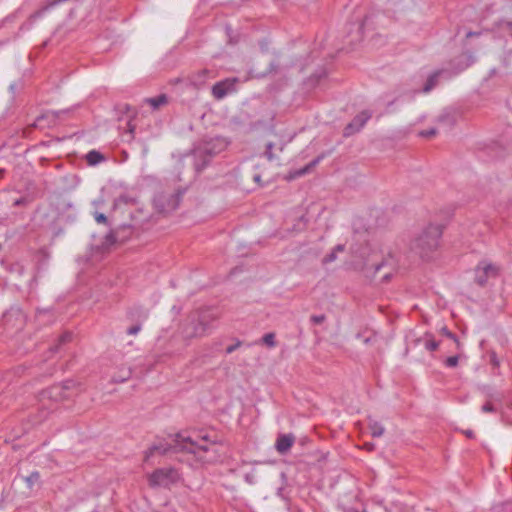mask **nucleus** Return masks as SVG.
<instances>
[{"label":"nucleus","mask_w":512,"mask_h":512,"mask_svg":"<svg viewBox=\"0 0 512 512\" xmlns=\"http://www.w3.org/2000/svg\"><path fill=\"white\" fill-rule=\"evenodd\" d=\"M352 237L349 244V252L358 256H370L371 254H381L382 256H394L396 253L391 247L381 245L377 249L370 244V232L366 228L361 218L354 219L352 223Z\"/></svg>","instance_id":"1"},{"label":"nucleus","mask_w":512,"mask_h":512,"mask_svg":"<svg viewBox=\"0 0 512 512\" xmlns=\"http://www.w3.org/2000/svg\"><path fill=\"white\" fill-rule=\"evenodd\" d=\"M14 258H0V264L8 268L10 272L21 274L23 267L18 262L13 261Z\"/></svg>","instance_id":"22"},{"label":"nucleus","mask_w":512,"mask_h":512,"mask_svg":"<svg viewBox=\"0 0 512 512\" xmlns=\"http://www.w3.org/2000/svg\"><path fill=\"white\" fill-rule=\"evenodd\" d=\"M487 398H488L487 401H491V400H494V401H497V402H501L502 401V395L500 393H496V392H489L487 394Z\"/></svg>","instance_id":"42"},{"label":"nucleus","mask_w":512,"mask_h":512,"mask_svg":"<svg viewBox=\"0 0 512 512\" xmlns=\"http://www.w3.org/2000/svg\"><path fill=\"white\" fill-rule=\"evenodd\" d=\"M231 87L232 84H230L228 81L217 82L212 87V95L216 99H222L228 94Z\"/></svg>","instance_id":"18"},{"label":"nucleus","mask_w":512,"mask_h":512,"mask_svg":"<svg viewBox=\"0 0 512 512\" xmlns=\"http://www.w3.org/2000/svg\"><path fill=\"white\" fill-rule=\"evenodd\" d=\"M510 407L512 408V403L510 404Z\"/></svg>","instance_id":"64"},{"label":"nucleus","mask_w":512,"mask_h":512,"mask_svg":"<svg viewBox=\"0 0 512 512\" xmlns=\"http://www.w3.org/2000/svg\"><path fill=\"white\" fill-rule=\"evenodd\" d=\"M5 170L0 168V177H3Z\"/></svg>","instance_id":"58"},{"label":"nucleus","mask_w":512,"mask_h":512,"mask_svg":"<svg viewBox=\"0 0 512 512\" xmlns=\"http://www.w3.org/2000/svg\"><path fill=\"white\" fill-rule=\"evenodd\" d=\"M326 320V315L325 314H320V315H312L310 317V322L314 325H320L322 324L324 321Z\"/></svg>","instance_id":"36"},{"label":"nucleus","mask_w":512,"mask_h":512,"mask_svg":"<svg viewBox=\"0 0 512 512\" xmlns=\"http://www.w3.org/2000/svg\"><path fill=\"white\" fill-rule=\"evenodd\" d=\"M508 32L512 35V21L506 23Z\"/></svg>","instance_id":"51"},{"label":"nucleus","mask_w":512,"mask_h":512,"mask_svg":"<svg viewBox=\"0 0 512 512\" xmlns=\"http://www.w3.org/2000/svg\"><path fill=\"white\" fill-rule=\"evenodd\" d=\"M438 122L453 126L455 123V118L450 113H443L438 117Z\"/></svg>","instance_id":"30"},{"label":"nucleus","mask_w":512,"mask_h":512,"mask_svg":"<svg viewBox=\"0 0 512 512\" xmlns=\"http://www.w3.org/2000/svg\"><path fill=\"white\" fill-rule=\"evenodd\" d=\"M131 233V226H123L116 229L105 236V240L102 244L104 250L110 251V248L118 242H123L127 237V234Z\"/></svg>","instance_id":"10"},{"label":"nucleus","mask_w":512,"mask_h":512,"mask_svg":"<svg viewBox=\"0 0 512 512\" xmlns=\"http://www.w3.org/2000/svg\"><path fill=\"white\" fill-rule=\"evenodd\" d=\"M30 202H31V199L28 196H23V197L16 199L13 202V206L14 207L27 206Z\"/></svg>","instance_id":"34"},{"label":"nucleus","mask_w":512,"mask_h":512,"mask_svg":"<svg viewBox=\"0 0 512 512\" xmlns=\"http://www.w3.org/2000/svg\"><path fill=\"white\" fill-rule=\"evenodd\" d=\"M365 447H366L367 450H373L374 449V444L373 443H366Z\"/></svg>","instance_id":"52"},{"label":"nucleus","mask_w":512,"mask_h":512,"mask_svg":"<svg viewBox=\"0 0 512 512\" xmlns=\"http://www.w3.org/2000/svg\"><path fill=\"white\" fill-rule=\"evenodd\" d=\"M211 73L212 71L208 69L198 70L189 76V81L193 86L200 87L205 84Z\"/></svg>","instance_id":"16"},{"label":"nucleus","mask_w":512,"mask_h":512,"mask_svg":"<svg viewBox=\"0 0 512 512\" xmlns=\"http://www.w3.org/2000/svg\"><path fill=\"white\" fill-rule=\"evenodd\" d=\"M75 383L72 380L64 381L63 383L52 385L42 392V397L50 399L54 402H60L70 397V389L74 387Z\"/></svg>","instance_id":"8"},{"label":"nucleus","mask_w":512,"mask_h":512,"mask_svg":"<svg viewBox=\"0 0 512 512\" xmlns=\"http://www.w3.org/2000/svg\"><path fill=\"white\" fill-rule=\"evenodd\" d=\"M25 481L29 488H33L35 484H38L40 481V474L38 471L32 472L29 476L25 478Z\"/></svg>","instance_id":"27"},{"label":"nucleus","mask_w":512,"mask_h":512,"mask_svg":"<svg viewBox=\"0 0 512 512\" xmlns=\"http://www.w3.org/2000/svg\"><path fill=\"white\" fill-rule=\"evenodd\" d=\"M70 109H63L57 111H47L40 116H38L34 123L31 124L30 128H51L55 126L62 115L70 113Z\"/></svg>","instance_id":"9"},{"label":"nucleus","mask_w":512,"mask_h":512,"mask_svg":"<svg viewBox=\"0 0 512 512\" xmlns=\"http://www.w3.org/2000/svg\"><path fill=\"white\" fill-rule=\"evenodd\" d=\"M72 337H73V334L71 332L65 331L58 337L56 343L49 348L48 352L50 354H55V353L59 352L63 345L71 342Z\"/></svg>","instance_id":"19"},{"label":"nucleus","mask_w":512,"mask_h":512,"mask_svg":"<svg viewBox=\"0 0 512 512\" xmlns=\"http://www.w3.org/2000/svg\"><path fill=\"white\" fill-rule=\"evenodd\" d=\"M453 74L448 69H438L431 73L427 80L421 89V92L423 93H429L431 90H433L439 82V78L442 76H445L446 78H450Z\"/></svg>","instance_id":"13"},{"label":"nucleus","mask_w":512,"mask_h":512,"mask_svg":"<svg viewBox=\"0 0 512 512\" xmlns=\"http://www.w3.org/2000/svg\"><path fill=\"white\" fill-rule=\"evenodd\" d=\"M389 279H390V274H388V273H387V274H385V275L383 276V281H385V282H386V281H388Z\"/></svg>","instance_id":"53"},{"label":"nucleus","mask_w":512,"mask_h":512,"mask_svg":"<svg viewBox=\"0 0 512 512\" xmlns=\"http://www.w3.org/2000/svg\"><path fill=\"white\" fill-rule=\"evenodd\" d=\"M360 262L357 264L367 278H374L378 271L385 265L384 259L380 262L372 261L373 258H359Z\"/></svg>","instance_id":"12"},{"label":"nucleus","mask_w":512,"mask_h":512,"mask_svg":"<svg viewBox=\"0 0 512 512\" xmlns=\"http://www.w3.org/2000/svg\"><path fill=\"white\" fill-rule=\"evenodd\" d=\"M148 315V310L139 305L129 308L126 313L129 321L139 325H142V323L148 318Z\"/></svg>","instance_id":"14"},{"label":"nucleus","mask_w":512,"mask_h":512,"mask_svg":"<svg viewBox=\"0 0 512 512\" xmlns=\"http://www.w3.org/2000/svg\"><path fill=\"white\" fill-rule=\"evenodd\" d=\"M464 68H465L464 66H462V67L458 68V69H457V71L455 72V74H456V73H458V72H460V71H462Z\"/></svg>","instance_id":"59"},{"label":"nucleus","mask_w":512,"mask_h":512,"mask_svg":"<svg viewBox=\"0 0 512 512\" xmlns=\"http://www.w3.org/2000/svg\"><path fill=\"white\" fill-rule=\"evenodd\" d=\"M38 312H39V313H41V312H45V313L47 312V313H48V312H50V310H49V309H46V310H38Z\"/></svg>","instance_id":"61"},{"label":"nucleus","mask_w":512,"mask_h":512,"mask_svg":"<svg viewBox=\"0 0 512 512\" xmlns=\"http://www.w3.org/2000/svg\"><path fill=\"white\" fill-rule=\"evenodd\" d=\"M85 158L87 163L91 166H95L105 160L104 155L97 150L89 151Z\"/></svg>","instance_id":"23"},{"label":"nucleus","mask_w":512,"mask_h":512,"mask_svg":"<svg viewBox=\"0 0 512 512\" xmlns=\"http://www.w3.org/2000/svg\"><path fill=\"white\" fill-rule=\"evenodd\" d=\"M131 375H132V370L130 368L121 367L119 369L118 373L112 377L111 381L113 383H124L125 381L130 379Z\"/></svg>","instance_id":"21"},{"label":"nucleus","mask_w":512,"mask_h":512,"mask_svg":"<svg viewBox=\"0 0 512 512\" xmlns=\"http://www.w3.org/2000/svg\"><path fill=\"white\" fill-rule=\"evenodd\" d=\"M115 109L118 113L128 114L129 116L133 115L136 112L129 104H118L115 106Z\"/></svg>","instance_id":"28"},{"label":"nucleus","mask_w":512,"mask_h":512,"mask_svg":"<svg viewBox=\"0 0 512 512\" xmlns=\"http://www.w3.org/2000/svg\"><path fill=\"white\" fill-rule=\"evenodd\" d=\"M481 411L484 413H492L496 411V408L491 401H486L481 407Z\"/></svg>","instance_id":"39"},{"label":"nucleus","mask_w":512,"mask_h":512,"mask_svg":"<svg viewBox=\"0 0 512 512\" xmlns=\"http://www.w3.org/2000/svg\"><path fill=\"white\" fill-rule=\"evenodd\" d=\"M371 118V113L368 111H362L358 115H356L353 120L348 123L343 131V135L345 137H349L354 133L358 132L366 122Z\"/></svg>","instance_id":"11"},{"label":"nucleus","mask_w":512,"mask_h":512,"mask_svg":"<svg viewBox=\"0 0 512 512\" xmlns=\"http://www.w3.org/2000/svg\"><path fill=\"white\" fill-rule=\"evenodd\" d=\"M94 219L99 224H107L108 223V219H107L106 215L101 212L96 211L94 213Z\"/></svg>","instance_id":"37"},{"label":"nucleus","mask_w":512,"mask_h":512,"mask_svg":"<svg viewBox=\"0 0 512 512\" xmlns=\"http://www.w3.org/2000/svg\"><path fill=\"white\" fill-rule=\"evenodd\" d=\"M334 259H335V258H332V257L324 258V263L331 262V261H333Z\"/></svg>","instance_id":"54"},{"label":"nucleus","mask_w":512,"mask_h":512,"mask_svg":"<svg viewBox=\"0 0 512 512\" xmlns=\"http://www.w3.org/2000/svg\"><path fill=\"white\" fill-rule=\"evenodd\" d=\"M500 272L501 268L498 265L482 260L474 269V281L478 286L484 287L490 279L498 278Z\"/></svg>","instance_id":"7"},{"label":"nucleus","mask_w":512,"mask_h":512,"mask_svg":"<svg viewBox=\"0 0 512 512\" xmlns=\"http://www.w3.org/2000/svg\"><path fill=\"white\" fill-rule=\"evenodd\" d=\"M369 429L372 437H380L384 433V427L377 421H370Z\"/></svg>","instance_id":"25"},{"label":"nucleus","mask_w":512,"mask_h":512,"mask_svg":"<svg viewBox=\"0 0 512 512\" xmlns=\"http://www.w3.org/2000/svg\"><path fill=\"white\" fill-rule=\"evenodd\" d=\"M294 442L295 436L293 434H279L275 442V448L278 453L284 455L291 449Z\"/></svg>","instance_id":"15"},{"label":"nucleus","mask_w":512,"mask_h":512,"mask_svg":"<svg viewBox=\"0 0 512 512\" xmlns=\"http://www.w3.org/2000/svg\"><path fill=\"white\" fill-rule=\"evenodd\" d=\"M323 159V155H320L318 157H316L315 159H313L310 163H308L310 165V167L313 169L315 168L319 162Z\"/></svg>","instance_id":"47"},{"label":"nucleus","mask_w":512,"mask_h":512,"mask_svg":"<svg viewBox=\"0 0 512 512\" xmlns=\"http://www.w3.org/2000/svg\"><path fill=\"white\" fill-rule=\"evenodd\" d=\"M480 35V32H473V31H469L467 34H466V37L467 38H470V37H474V36H478Z\"/></svg>","instance_id":"50"},{"label":"nucleus","mask_w":512,"mask_h":512,"mask_svg":"<svg viewBox=\"0 0 512 512\" xmlns=\"http://www.w3.org/2000/svg\"><path fill=\"white\" fill-rule=\"evenodd\" d=\"M260 179H261L260 175H258V174H257V175H255V176H254V180H255L256 182H259V181H260Z\"/></svg>","instance_id":"55"},{"label":"nucleus","mask_w":512,"mask_h":512,"mask_svg":"<svg viewBox=\"0 0 512 512\" xmlns=\"http://www.w3.org/2000/svg\"><path fill=\"white\" fill-rule=\"evenodd\" d=\"M439 342L438 341H435L433 339H430V340H427L426 343H425V347L427 350L429 351H435L438 349L439 347Z\"/></svg>","instance_id":"38"},{"label":"nucleus","mask_w":512,"mask_h":512,"mask_svg":"<svg viewBox=\"0 0 512 512\" xmlns=\"http://www.w3.org/2000/svg\"><path fill=\"white\" fill-rule=\"evenodd\" d=\"M219 318L218 312L213 308H204L189 314L183 326L182 333L185 338L201 337L212 328V323Z\"/></svg>","instance_id":"4"},{"label":"nucleus","mask_w":512,"mask_h":512,"mask_svg":"<svg viewBox=\"0 0 512 512\" xmlns=\"http://www.w3.org/2000/svg\"><path fill=\"white\" fill-rule=\"evenodd\" d=\"M458 361H459V356L458 355H455V356H450V357H447L444 361L445 365L447 367H456L458 365Z\"/></svg>","instance_id":"35"},{"label":"nucleus","mask_w":512,"mask_h":512,"mask_svg":"<svg viewBox=\"0 0 512 512\" xmlns=\"http://www.w3.org/2000/svg\"><path fill=\"white\" fill-rule=\"evenodd\" d=\"M447 221L444 223H429L423 231L410 242V252L427 256L437 250L440 245V239L446 228Z\"/></svg>","instance_id":"2"},{"label":"nucleus","mask_w":512,"mask_h":512,"mask_svg":"<svg viewBox=\"0 0 512 512\" xmlns=\"http://www.w3.org/2000/svg\"><path fill=\"white\" fill-rule=\"evenodd\" d=\"M450 217H451V213L447 212V216H446L447 221L450 219Z\"/></svg>","instance_id":"60"},{"label":"nucleus","mask_w":512,"mask_h":512,"mask_svg":"<svg viewBox=\"0 0 512 512\" xmlns=\"http://www.w3.org/2000/svg\"><path fill=\"white\" fill-rule=\"evenodd\" d=\"M437 134V130L435 128H430L428 130H423L419 133L422 137H432Z\"/></svg>","instance_id":"44"},{"label":"nucleus","mask_w":512,"mask_h":512,"mask_svg":"<svg viewBox=\"0 0 512 512\" xmlns=\"http://www.w3.org/2000/svg\"><path fill=\"white\" fill-rule=\"evenodd\" d=\"M277 72H278V64L275 63L274 61H272L269 63L268 69L265 73H263V76L266 75L267 73H277Z\"/></svg>","instance_id":"45"},{"label":"nucleus","mask_w":512,"mask_h":512,"mask_svg":"<svg viewBox=\"0 0 512 512\" xmlns=\"http://www.w3.org/2000/svg\"><path fill=\"white\" fill-rule=\"evenodd\" d=\"M312 168L310 167L309 164H307L306 166H304L303 168L301 169H298V170H295L293 172H291L289 174V177L288 179L292 180V179H296V178H299V177H302L304 176L305 174L311 172Z\"/></svg>","instance_id":"26"},{"label":"nucleus","mask_w":512,"mask_h":512,"mask_svg":"<svg viewBox=\"0 0 512 512\" xmlns=\"http://www.w3.org/2000/svg\"><path fill=\"white\" fill-rule=\"evenodd\" d=\"M242 345V341L241 340H236V342L233 344V345H230L226 348V353L227 354H231L233 353L236 349H238L240 346Z\"/></svg>","instance_id":"43"},{"label":"nucleus","mask_w":512,"mask_h":512,"mask_svg":"<svg viewBox=\"0 0 512 512\" xmlns=\"http://www.w3.org/2000/svg\"><path fill=\"white\" fill-rule=\"evenodd\" d=\"M229 142L222 136L204 139L192 150L194 168L197 173L202 172L211 162L212 158L224 151Z\"/></svg>","instance_id":"3"},{"label":"nucleus","mask_w":512,"mask_h":512,"mask_svg":"<svg viewBox=\"0 0 512 512\" xmlns=\"http://www.w3.org/2000/svg\"><path fill=\"white\" fill-rule=\"evenodd\" d=\"M119 200H121V201H123V202H125V203L127 202V198H126V196H120V197H119Z\"/></svg>","instance_id":"56"},{"label":"nucleus","mask_w":512,"mask_h":512,"mask_svg":"<svg viewBox=\"0 0 512 512\" xmlns=\"http://www.w3.org/2000/svg\"><path fill=\"white\" fill-rule=\"evenodd\" d=\"M171 449L170 445L159 443V444H153L151 447H149L145 451V457L144 460L148 462L151 457H153L156 454L159 455H165L168 453V451Z\"/></svg>","instance_id":"17"},{"label":"nucleus","mask_w":512,"mask_h":512,"mask_svg":"<svg viewBox=\"0 0 512 512\" xmlns=\"http://www.w3.org/2000/svg\"><path fill=\"white\" fill-rule=\"evenodd\" d=\"M153 108H159L162 104L167 102V98L165 95H160L155 98H150L147 100Z\"/></svg>","instance_id":"29"},{"label":"nucleus","mask_w":512,"mask_h":512,"mask_svg":"<svg viewBox=\"0 0 512 512\" xmlns=\"http://www.w3.org/2000/svg\"><path fill=\"white\" fill-rule=\"evenodd\" d=\"M184 193L185 190H178L176 193L170 196V199L168 201V208L170 210H175L179 206V203Z\"/></svg>","instance_id":"24"},{"label":"nucleus","mask_w":512,"mask_h":512,"mask_svg":"<svg viewBox=\"0 0 512 512\" xmlns=\"http://www.w3.org/2000/svg\"><path fill=\"white\" fill-rule=\"evenodd\" d=\"M262 341L265 345H267L268 347L272 348V347H275L276 346V341H275V334L270 332V333H266L263 338H262Z\"/></svg>","instance_id":"32"},{"label":"nucleus","mask_w":512,"mask_h":512,"mask_svg":"<svg viewBox=\"0 0 512 512\" xmlns=\"http://www.w3.org/2000/svg\"><path fill=\"white\" fill-rule=\"evenodd\" d=\"M135 116H136V112H134V114H133V115L129 116V120H128V123H127V126H128V132H129L130 134H133V133H134V131H135V125H133V124L131 123L132 119H133Z\"/></svg>","instance_id":"46"},{"label":"nucleus","mask_w":512,"mask_h":512,"mask_svg":"<svg viewBox=\"0 0 512 512\" xmlns=\"http://www.w3.org/2000/svg\"><path fill=\"white\" fill-rule=\"evenodd\" d=\"M274 147V144L272 142H268L266 144V149H265V152H264V155L265 157L269 160V161H272L275 159V155L273 154L272 152V149Z\"/></svg>","instance_id":"33"},{"label":"nucleus","mask_w":512,"mask_h":512,"mask_svg":"<svg viewBox=\"0 0 512 512\" xmlns=\"http://www.w3.org/2000/svg\"><path fill=\"white\" fill-rule=\"evenodd\" d=\"M490 362L494 365V366H499V360L497 358V355L495 352H491L490 353Z\"/></svg>","instance_id":"48"},{"label":"nucleus","mask_w":512,"mask_h":512,"mask_svg":"<svg viewBox=\"0 0 512 512\" xmlns=\"http://www.w3.org/2000/svg\"><path fill=\"white\" fill-rule=\"evenodd\" d=\"M199 438L200 441L193 439L190 436H184L180 433H177L175 435L174 448L196 454L198 451L207 452L209 450L208 443L214 444V442L209 440V436L207 434L199 436Z\"/></svg>","instance_id":"5"},{"label":"nucleus","mask_w":512,"mask_h":512,"mask_svg":"<svg viewBox=\"0 0 512 512\" xmlns=\"http://www.w3.org/2000/svg\"><path fill=\"white\" fill-rule=\"evenodd\" d=\"M365 343H370V338L365 339Z\"/></svg>","instance_id":"63"},{"label":"nucleus","mask_w":512,"mask_h":512,"mask_svg":"<svg viewBox=\"0 0 512 512\" xmlns=\"http://www.w3.org/2000/svg\"><path fill=\"white\" fill-rule=\"evenodd\" d=\"M141 329L142 325L133 323V325L127 329L126 333L128 335H136Z\"/></svg>","instance_id":"40"},{"label":"nucleus","mask_w":512,"mask_h":512,"mask_svg":"<svg viewBox=\"0 0 512 512\" xmlns=\"http://www.w3.org/2000/svg\"><path fill=\"white\" fill-rule=\"evenodd\" d=\"M441 334H442V335H444V336H446V337H447V338H449V339H452V340L456 343L457 348H458V349L460 348L461 343H460V341H459V339H458L457 335H456V334H454L453 332H451L447 327H443V328L441 329Z\"/></svg>","instance_id":"31"},{"label":"nucleus","mask_w":512,"mask_h":512,"mask_svg":"<svg viewBox=\"0 0 512 512\" xmlns=\"http://www.w3.org/2000/svg\"><path fill=\"white\" fill-rule=\"evenodd\" d=\"M178 473L173 468H159L154 470L148 477L149 486L169 488L172 484L177 483Z\"/></svg>","instance_id":"6"},{"label":"nucleus","mask_w":512,"mask_h":512,"mask_svg":"<svg viewBox=\"0 0 512 512\" xmlns=\"http://www.w3.org/2000/svg\"><path fill=\"white\" fill-rule=\"evenodd\" d=\"M462 433L469 439H474L475 438V433L473 430L471 429H466V430H462Z\"/></svg>","instance_id":"49"},{"label":"nucleus","mask_w":512,"mask_h":512,"mask_svg":"<svg viewBox=\"0 0 512 512\" xmlns=\"http://www.w3.org/2000/svg\"><path fill=\"white\" fill-rule=\"evenodd\" d=\"M327 76V71L325 68H321L320 70L316 71L314 74H312L307 81L305 82V85L308 88H314L321 79L325 78Z\"/></svg>","instance_id":"20"},{"label":"nucleus","mask_w":512,"mask_h":512,"mask_svg":"<svg viewBox=\"0 0 512 512\" xmlns=\"http://www.w3.org/2000/svg\"><path fill=\"white\" fill-rule=\"evenodd\" d=\"M15 87H16V85H15V84H11V85H10V90H11V91H14Z\"/></svg>","instance_id":"57"},{"label":"nucleus","mask_w":512,"mask_h":512,"mask_svg":"<svg viewBox=\"0 0 512 512\" xmlns=\"http://www.w3.org/2000/svg\"><path fill=\"white\" fill-rule=\"evenodd\" d=\"M363 28V23L358 27V31L360 32Z\"/></svg>","instance_id":"62"},{"label":"nucleus","mask_w":512,"mask_h":512,"mask_svg":"<svg viewBox=\"0 0 512 512\" xmlns=\"http://www.w3.org/2000/svg\"><path fill=\"white\" fill-rule=\"evenodd\" d=\"M345 251V244H338L327 256H336L337 253H343Z\"/></svg>","instance_id":"41"}]
</instances>
